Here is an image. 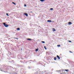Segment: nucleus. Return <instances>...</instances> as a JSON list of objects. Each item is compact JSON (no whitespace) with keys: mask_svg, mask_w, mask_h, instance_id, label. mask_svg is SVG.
Wrapping results in <instances>:
<instances>
[{"mask_svg":"<svg viewBox=\"0 0 74 74\" xmlns=\"http://www.w3.org/2000/svg\"><path fill=\"white\" fill-rule=\"evenodd\" d=\"M3 25H4L5 27H8L9 26L8 25L6 24L5 23H3Z\"/></svg>","mask_w":74,"mask_h":74,"instance_id":"obj_1","label":"nucleus"},{"mask_svg":"<svg viewBox=\"0 0 74 74\" xmlns=\"http://www.w3.org/2000/svg\"><path fill=\"white\" fill-rule=\"evenodd\" d=\"M61 71H63V70H59L56 71H57V72L59 73L60 72V71H61Z\"/></svg>","mask_w":74,"mask_h":74,"instance_id":"obj_2","label":"nucleus"},{"mask_svg":"<svg viewBox=\"0 0 74 74\" xmlns=\"http://www.w3.org/2000/svg\"><path fill=\"white\" fill-rule=\"evenodd\" d=\"M72 24V23L71 22H69L68 23V24L69 25H71V24Z\"/></svg>","mask_w":74,"mask_h":74,"instance_id":"obj_3","label":"nucleus"},{"mask_svg":"<svg viewBox=\"0 0 74 74\" xmlns=\"http://www.w3.org/2000/svg\"><path fill=\"white\" fill-rule=\"evenodd\" d=\"M24 14L25 15V16H28V14H27V13H25Z\"/></svg>","mask_w":74,"mask_h":74,"instance_id":"obj_4","label":"nucleus"},{"mask_svg":"<svg viewBox=\"0 0 74 74\" xmlns=\"http://www.w3.org/2000/svg\"><path fill=\"white\" fill-rule=\"evenodd\" d=\"M48 22H51L52 21L51 20H47Z\"/></svg>","mask_w":74,"mask_h":74,"instance_id":"obj_5","label":"nucleus"},{"mask_svg":"<svg viewBox=\"0 0 74 74\" xmlns=\"http://www.w3.org/2000/svg\"><path fill=\"white\" fill-rule=\"evenodd\" d=\"M57 57L58 58V59L60 60V57H59V56L57 55Z\"/></svg>","mask_w":74,"mask_h":74,"instance_id":"obj_6","label":"nucleus"},{"mask_svg":"<svg viewBox=\"0 0 74 74\" xmlns=\"http://www.w3.org/2000/svg\"><path fill=\"white\" fill-rule=\"evenodd\" d=\"M27 40H29V41H30V40H32V39L30 38H27Z\"/></svg>","mask_w":74,"mask_h":74,"instance_id":"obj_7","label":"nucleus"},{"mask_svg":"<svg viewBox=\"0 0 74 74\" xmlns=\"http://www.w3.org/2000/svg\"><path fill=\"white\" fill-rule=\"evenodd\" d=\"M38 51V49H36L35 50V51L36 52H37V51Z\"/></svg>","mask_w":74,"mask_h":74,"instance_id":"obj_8","label":"nucleus"},{"mask_svg":"<svg viewBox=\"0 0 74 74\" xmlns=\"http://www.w3.org/2000/svg\"><path fill=\"white\" fill-rule=\"evenodd\" d=\"M16 29L17 30H20V28H17Z\"/></svg>","mask_w":74,"mask_h":74,"instance_id":"obj_9","label":"nucleus"},{"mask_svg":"<svg viewBox=\"0 0 74 74\" xmlns=\"http://www.w3.org/2000/svg\"><path fill=\"white\" fill-rule=\"evenodd\" d=\"M53 32H55V31H56V29H55L54 28H53Z\"/></svg>","mask_w":74,"mask_h":74,"instance_id":"obj_10","label":"nucleus"},{"mask_svg":"<svg viewBox=\"0 0 74 74\" xmlns=\"http://www.w3.org/2000/svg\"><path fill=\"white\" fill-rule=\"evenodd\" d=\"M45 1V0H40V1H41V2H44Z\"/></svg>","mask_w":74,"mask_h":74,"instance_id":"obj_11","label":"nucleus"},{"mask_svg":"<svg viewBox=\"0 0 74 74\" xmlns=\"http://www.w3.org/2000/svg\"><path fill=\"white\" fill-rule=\"evenodd\" d=\"M12 3L14 4V5H16V4L14 2H12Z\"/></svg>","mask_w":74,"mask_h":74,"instance_id":"obj_12","label":"nucleus"},{"mask_svg":"<svg viewBox=\"0 0 74 74\" xmlns=\"http://www.w3.org/2000/svg\"><path fill=\"white\" fill-rule=\"evenodd\" d=\"M41 42H42V43H43V44H44V43H45V42H44V41H42Z\"/></svg>","mask_w":74,"mask_h":74,"instance_id":"obj_13","label":"nucleus"},{"mask_svg":"<svg viewBox=\"0 0 74 74\" xmlns=\"http://www.w3.org/2000/svg\"><path fill=\"white\" fill-rule=\"evenodd\" d=\"M54 60H56V58L54 57Z\"/></svg>","mask_w":74,"mask_h":74,"instance_id":"obj_14","label":"nucleus"},{"mask_svg":"<svg viewBox=\"0 0 74 74\" xmlns=\"http://www.w3.org/2000/svg\"><path fill=\"white\" fill-rule=\"evenodd\" d=\"M53 10V8H50V10H51V11H52V10Z\"/></svg>","mask_w":74,"mask_h":74,"instance_id":"obj_15","label":"nucleus"},{"mask_svg":"<svg viewBox=\"0 0 74 74\" xmlns=\"http://www.w3.org/2000/svg\"><path fill=\"white\" fill-rule=\"evenodd\" d=\"M57 47H60V45H57Z\"/></svg>","mask_w":74,"mask_h":74,"instance_id":"obj_16","label":"nucleus"},{"mask_svg":"<svg viewBox=\"0 0 74 74\" xmlns=\"http://www.w3.org/2000/svg\"><path fill=\"white\" fill-rule=\"evenodd\" d=\"M44 48L45 49H47V48H46V47H45V46H44Z\"/></svg>","mask_w":74,"mask_h":74,"instance_id":"obj_17","label":"nucleus"},{"mask_svg":"<svg viewBox=\"0 0 74 74\" xmlns=\"http://www.w3.org/2000/svg\"><path fill=\"white\" fill-rule=\"evenodd\" d=\"M28 69H31V67H30V66H28Z\"/></svg>","mask_w":74,"mask_h":74,"instance_id":"obj_18","label":"nucleus"},{"mask_svg":"<svg viewBox=\"0 0 74 74\" xmlns=\"http://www.w3.org/2000/svg\"><path fill=\"white\" fill-rule=\"evenodd\" d=\"M39 72L40 74H41V73H42V72H43V71H42V72L39 71Z\"/></svg>","mask_w":74,"mask_h":74,"instance_id":"obj_19","label":"nucleus"},{"mask_svg":"<svg viewBox=\"0 0 74 74\" xmlns=\"http://www.w3.org/2000/svg\"><path fill=\"white\" fill-rule=\"evenodd\" d=\"M65 70V71H67H67H69V70Z\"/></svg>","mask_w":74,"mask_h":74,"instance_id":"obj_20","label":"nucleus"},{"mask_svg":"<svg viewBox=\"0 0 74 74\" xmlns=\"http://www.w3.org/2000/svg\"><path fill=\"white\" fill-rule=\"evenodd\" d=\"M6 15H7V16H9V15H8V13H6Z\"/></svg>","mask_w":74,"mask_h":74,"instance_id":"obj_21","label":"nucleus"},{"mask_svg":"<svg viewBox=\"0 0 74 74\" xmlns=\"http://www.w3.org/2000/svg\"><path fill=\"white\" fill-rule=\"evenodd\" d=\"M69 42H71V40H69L68 41Z\"/></svg>","mask_w":74,"mask_h":74,"instance_id":"obj_22","label":"nucleus"},{"mask_svg":"<svg viewBox=\"0 0 74 74\" xmlns=\"http://www.w3.org/2000/svg\"><path fill=\"white\" fill-rule=\"evenodd\" d=\"M14 38L15 39H16V40H18V38Z\"/></svg>","mask_w":74,"mask_h":74,"instance_id":"obj_23","label":"nucleus"},{"mask_svg":"<svg viewBox=\"0 0 74 74\" xmlns=\"http://www.w3.org/2000/svg\"><path fill=\"white\" fill-rule=\"evenodd\" d=\"M24 6L25 7H26V4H24Z\"/></svg>","mask_w":74,"mask_h":74,"instance_id":"obj_24","label":"nucleus"},{"mask_svg":"<svg viewBox=\"0 0 74 74\" xmlns=\"http://www.w3.org/2000/svg\"><path fill=\"white\" fill-rule=\"evenodd\" d=\"M37 70H38V71H40V69H38Z\"/></svg>","mask_w":74,"mask_h":74,"instance_id":"obj_25","label":"nucleus"},{"mask_svg":"<svg viewBox=\"0 0 74 74\" xmlns=\"http://www.w3.org/2000/svg\"><path fill=\"white\" fill-rule=\"evenodd\" d=\"M46 71H45L43 72L44 73H46Z\"/></svg>","mask_w":74,"mask_h":74,"instance_id":"obj_26","label":"nucleus"},{"mask_svg":"<svg viewBox=\"0 0 74 74\" xmlns=\"http://www.w3.org/2000/svg\"><path fill=\"white\" fill-rule=\"evenodd\" d=\"M70 52H71V53H72V52H71V51H70Z\"/></svg>","mask_w":74,"mask_h":74,"instance_id":"obj_27","label":"nucleus"},{"mask_svg":"<svg viewBox=\"0 0 74 74\" xmlns=\"http://www.w3.org/2000/svg\"><path fill=\"white\" fill-rule=\"evenodd\" d=\"M32 12L33 13V12Z\"/></svg>","mask_w":74,"mask_h":74,"instance_id":"obj_28","label":"nucleus"},{"mask_svg":"<svg viewBox=\"0 0 74 74\" xmlns=\"http://www.w3.org/2000/svg\"><path fill=\"white\" fill-rule=\"evenodd\" d=\"M1 71H3L1 70H0Z\"/></svg>","mask_w":74,"mask_h":74,"instance_id":"obj_29","label":"nucleus"},{"mask_svg":"<svg viewBox=\"0 0 74 74\" xmlns=\"http://www.w3.org/2000/svg\"><path fill=\"white\" fill-rule=\"evenodd\" d=\"M12 67V68H13V67Z\"/></svg>","mask_w":74,"mask_h":74,"instance_id":"obj_30","label":"nucleus"},{"mask_svg":"<svg viewBox=\"0 0 74 74\" xmlns=\"http://www.w3.org/2000/svg\"><path fill=\"white\" fill-rule=\"evenodd\" d=\"M60 74H62V73H61Z\"/></svg>","mask_w":74,"mask_h":74,"instance_id":"obj_31","label":"nucleus"}]
</instances>
